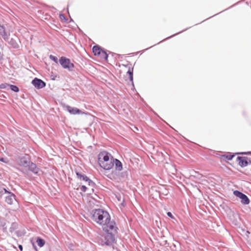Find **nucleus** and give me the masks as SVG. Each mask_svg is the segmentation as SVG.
I'll return each instance as SVG.
<instances>
[{
  "instance_id": "nucleus-1",
  "label": "nucleus",
  "mask_w": 251,
  "mask_h": 251,
  "mask_svg": "<svg viewBox=\"0 0 251 251\" xmlns=\"http://www.w3.org/2000/svg\"><path fill=\"white\" fill-rule=\"evenodd\" d=\"M92 218L94 221L102 226L103 230L109 234L108 236L112 241V234L116 232L117 227L115 223L111 221L109 213L102 209H96L93 214Z\"/></svg>"
},
{
  "instance_id": "nucleus-2",
  "label": "nucleus",
  "mask_w": 251,
  "mask_h": 251,
  "mask_svg": "<svg viewBox=\"0 0 251 251\" xmlns=\"http://www.w3.org/2000/svg\"><path fill=\"white\" fill-rule=\"evenodd\" d=\"M99 165L105 170H110L114 167V158L107 151L100 152L98 157Z\"/></svg>"
},
{
  "instance_id": "nucleus-3",
  "label": "nucleus",
  "mask_w": 251,
  "mask_h": 251,
  "mask_svg": "<svg viewBox=\"0 0 251 251\" xmlns=\"http://www.w3.org/2000/svg\"><path fill=\"white\" fill-rule=\"evenodd\" d=\"M76 175L80 180H84L85 182L84 184L80 186L79 188H77V189H80V191L88 195L94 193L95 183L87 176L82 175L78 172H76Z\"/></svg>"
},
{
  "instance_id": "nucleus-4",
  "label": "nucleus",
  "mask_w": 251,
  "mask_h": 251,
  "mask_svg": "<svg viewBox=\"0 0 251 251\" xmlns=\"http://www.w3.org/2000/svg\"><path fill=\"white\" fill-rule=\"evenodd\" d=\"M19 164L26 170H30L34 173L38 172L36 164L31 162L28 156H24L20 159Z\"/></svg>"
},
{
  "instance_id": "nucleus-5",
  "label": "nucleus",
  "mask_w": 251,
  "mask_h": 251,
  "mask_svg": "<svg viewBox=\"0 0 251 251\" xmlns=\"http://www.w3.org/2000/svg\"><path fill=\"white\" fill-rule=\"evenodd\" d=\"M59 62L64 69H68L71 70L74 67L73 63H71L70 60L65 57H61L59 59Z\"/></svg>"
},
{
  "instance_id": "nucleus-6",
  "label": "nucleus",
  "mask_w": 251,
  "mask_h": 251,
  "mask_svg": "<svg viewBox=\"0 0 251 251\" xmlns=\"http://www.w3.org/2000/svg\"><path fill=\"white\" fill-rule=\"evenodd\" d=\"M234 195L241 200V203L243 204H248L250 203V200L247 196L243 193L235 190L233 192Z\"/></svg>"
},
{
  "instance_id": "nucleus-7",
  "label": "nucleus",
  "mask_w": 251,
  "mask_h": 251,
  "mask_svg": "<svg viewBox=\"0 0 251 251\" xmlns=\"http://www.w3.org/2000/svg\"><path fill=\"white\" fill-rule=\"evenodd\" d=\"M32 84L37 89L42 88L46 86V83L43 81L37 78L32 81Z\"/></svg>"
},
{
  "instance_id": "nucleus-8",
  "label": "nucleus",
  "mask_w": 251,
  "mask_h": 251,
  "mask_svg": "<svg viewBox=\"0 0 251 251\" xmlns=\"http://www.w3.org/2000/svg\"><path fill=\"white\" fill-rule=\"evenodd\" d=\"M3 191L5 193L9 194V195L5 198L6 202L8 204H12L13 201L15 200V196L13 194H12L7 191L5 189H4Z\"/></svg>"
},
{
  "instance_id": "nucleus-9",
  "label": "nucleus",
  "mask_w": 251,
  "mask_h": 251,
  "mask_svg": "<svg viewBox=\"0 0 251 251\" xmlns=\"http://www.w3.org/2000/svg\"><path fill=\"white\" fill-rule=\"evenodd\" d=\"M237 160L238 161V164L241 167H244L248 165L247 161V157L239 156L237 158Z\"/></svg>"
},
{
  "instance_id": "nucleus-10",
  "label": "nucleus",
  "mask_w": 251,
  "mask_h": 251,
  "mask_svg": "<svg viewBox=\"0 0 251 251\" xmlns=\"http://www.w3.org/2000/svg\"><path fill=\"white\" fill-rule=\"evenodd\" d=\"M66 109L70 114L73 115L80 114L82 113L81 111L78 108L72 107L69 105L66 106Z\"/></svg>"
},
{
  "instance_id": "nucleus-11",
  "label": "nucleus",
  "mask_w": 251,
  "mask_h": 251,
  "mask_svg": "<svg viewBox=\"0 0 251 251\" xmlns=\"http://www.w3.org/2000/svg\"><path fill=\"white\" fill-rule=\"evenodd\" d=\"M115 165V168L117 170L121 171L123 169V165L120 161L114 158V165Z\"/></svg>"
},
{
  "instance_id": "nucleus-12",
  "label": "nucleus",
  "mask_w": 251,
  "mask_h": 251,
  "mask_svg": "<svg viewBox=\"0 0 251 251\" xmlns=\"http://www.w3.org/2000/svg\"><path fill=\"white\" fill-rule=\"evenodd\" d=\"M0 36H1L4 40L7 39L8 35L5 32V28L0 25Z\"/></svg>"
},
{
  "instance_id": "nucleus-13",
  "label": "nucleus",
  "mask_w": 251,
  "mask_h": 251,
  "mask_svg": "<svg viewBox=\"0 0 251 251\" xmlns=\"http://www.w3.org/2000/svg\"><path fill=\"white\" fill-rule=\"evenodd\" d=\"M93 52L95 56H98L101 51L103 50L99 46L96 45L93 47Z\"/></svg>"
},
{
  "instance_id": "nucleus-14",
  "label": "nucleus",
  "mask_w": 251,
  "mask_h": 251,
  "mask_svg": "<svg viewBox=\"0 0 251 251\" xmlns=\"http://www.w3.org/2000/svg\"><path fill=\"white\" fill-rule=\"evenodd\" d=\"M234 156V154H231L230 153H227L221 156V158L224 161L231 160Z\"/></svg>"
},
{
  "instance_id": "nucleus-15",
  "label": "nucleus",
  "mask_w": 251,
  "mask_h": 251,
  "mask_svg": "<svg viewBox=\"0 0 251 251\" xmlns=\"http://www.w3.org/2000/svg\"><path fill=\"white\" fill-rule=\"evenodd\" d=\"M100 59H103L104 60H107L108 54L106 52L103 50L102 51L98 56Z\"/></svg>"
},
{
  "instance_id": "nucleus-16",
  "label": "nucleus",
  "mask_w": 251,
  "mask_h": 251,
  "mask_svg": "<svg viewBox=\"0 0 251 251\" xmlns=\"http://www.w3.org/2000/svg\"><path fill=\"white\" fill-rule=\"evenodd\" d=\"M36 242L40 247H43L45 244V241L43 239L40 238V237H38L37 238Z\"/></svg>"
},
{
  "instance_id": "nucleus-17",
  "label": "nucleus",
  "mask_w": 251,
  "mask_h": 251,
  "mask_svg": "<svg viewBox=\"0 0 251 251\" xmlns=\"http://www.w3.org/2000/svg\"><path fill=\"white\" fill-rule=\"evenodd\" d=\"M127 75L129 80L133 82V69H129L127 72Z\"/></svg>"
},
{
  "instance_id": "nucleus-18",
  "label": "nucleus",
  "mask_w": 251,
  "mask_h": 251,
  "mask_svg": "<svg viewBox=\"0 0 251 251\" xmlns=\"http://www.w3.org/2000/svg\"><path fill=\"white\" fill-rule=\"evenodd\" d=\"M10 86L11 89L15 92H18L19 91V88L16 85H10Z\"/></svg>"
},
{
  "instance_id": "nucleus-19",
  "label": "nucleus",
  "mask_w": 251,
  "mask_h": 251,
  "mask_svg": "<svg viewBox=\"0 0 251 251\" xmlns=\"http://www.w3.org/2000/svg\"><path fill=\"white\" fill-rule=\"evenodd\" d=\"M50 58L54 61L55 63H58V58L55 56H53L52 55H50Z\"/></svg>"
},
{
  "instance_id": "nucleus-20",
  "label": "nucleus",
  "mask_w": 251,
  "mask_h": 251,
  "mask_svg": "<svg viewBox=\"0 0 251 251\" xmlns=\"http://www.w3.org/2000/svg\"><path fill=\"white\" fill-rule=\"evenodd\" d=\"M167 215H168L169 217H170L171 218H172V219H174V216H173V215H172V214L171 213V212H167Z\"/></svg>"
},
{
  "instance_id": "nucleus-21",
  "label": "nucleus",
  "mask_w": 251,
  "mask_h": 251,
  "mask_svg": "<svg viewBox=\"0 0 251 251\" xmlns=\"http://www.w3.org/2000/svg\"><path fill=\"white\" fill-rule=\"evenodd\" d=\"M0 161L4 163H7V161H6L3 158L0 157Z\"/></svg>"
},
{
  "instance_id": "nucleus-22",
  "label": "nucleus",
  "mask_w": 251,
  "mask_h": 251,
  "mask_svg": "<svg viewBox=\"0 0 251 251\" xmlns=\"http://www.w3.org/2000/svg\"><path fill=\"white\" fill-rule=\"evenodd\" d=\"M19 249L22 251L23 250V247L22 245H19Z\"/></svg>"
},
{
  "instance_id": "nucleus-23",
  "label": "nucleus",
  "mask_w": 251,
  "mask_h": 251,
  "mask_svg": "<svg viewBox=\"0 0 251 251\" xmlns=\"http://www.w3.org/2000/svg\"><path fill=\"white\" fill-rule=\"evenodd\" d=\"M0 88H5L4 85V84H2V85L0 86Z\"/></svg>"
},
{
  "instance_id": "nucleus-24",
  "label": "nucleus",
  "mask_w": 251,
  "mask_h": 251,
  "mask_svg": "<svg viewBox=\"0 0 251 251\" xmlns=\"http://www.w3.org/2000/svg\"><path fill=\"white\" fill-rule=\"evenodd\" d=\"M105 244L108 245H109V243H108L107 242H105Z\"/></svg>"
},
{
  "instance_id": "nucleus-25",
  "label": "nucleus",
  "mask_w": 251,
  "mask_h": 251,
  "mask_svg": "<svg viewBox=\"0 0 251 251\" xmlns=\"http://www.w3.org/2000/svg\"><path fill=\"white\" fill-rule=\"evenodd\" d=\"M0 194H1V195H2V194H3V191H1V192H0Z\"/></svg>"
}]
</instances>
